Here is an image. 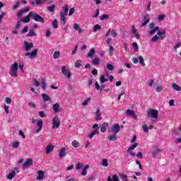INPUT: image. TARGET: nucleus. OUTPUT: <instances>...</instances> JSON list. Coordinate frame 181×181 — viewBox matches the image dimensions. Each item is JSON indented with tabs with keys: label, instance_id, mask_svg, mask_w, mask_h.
<instances>
[{
	"label": "nucleus",
	"instance_id": "obj_15",
	"mask_svg": "<svg viewBox=\"0 0 181 181\" xmlns=\"http://www.w3.org/2000/svg\"><path fill=\"white\" fill-rule=\"evenodd\" d=\"M95 121H101L103 119V117H101V112L100 111V108H98L95 112Z\"/></svg>",
	"mask_w": 181,
	"mask_h": 181
},
{
	"label": "nucleus",
	"instance_id": "obj_48",
	"mask_svg": "<svg viewBox=\"0 0 181 181\" xmlns=\"http://www.w3.org/2000/svg\"><path fill=\"white\" fill-rule=\"evenodd\" d=\"M139 60L140 64H141V66H145V63H144V57H142V56L139 57Z\"/></svg>",
	"mask_w": 181,
	"mask_h": 181
},
{
	"label": "nucleus",
	"instance_id": "obj_17",
	"mask_svg": "<svg viewBox=\"0 0 181 181\" xmlns=\"http://www.w3.org/2000/svg\"><path fill=\"white\" fill-rule=\"evenodd\" d=\"M107 139L108 141H110V142H115V141H117V139H118V136H117V134H115V133H113L111 135H109L107 136Z\"/></svg>",
	"mask_w": 181,
	"mask_h": 181
},
{
	"label": "nucleus",
	"instance_id": "obj_52",
	"mask_svg": "<svg viewBox=\"0 0 181 181\" xmlns=\"http://www.w3.org/2000/svg\"><path fill=\"white\" fill-rule=\"evenodd\" d=\"M11 146H13V148H14V149H18V148H19V142L18 141H16L15 143H13Z\"/></svg>",
	"mask_w": 181,
	"mask_h": 181
},
{
	"label": "nucleus",
	"instance_id": "obj_16",
	"mask_svg": "<svg viewBox=\"0 0 181 181\" xmlns=\"http://www.w3.org/2000/svg\"><path fill=\"white\" fill-rule=\"evenodd\" d=\"M29 11H30V7H25L23 10H21L18 13L17 16H18V18H21V16H22V15H23V13H25V12H29Z\"/></svg>",
	"mask_w": 181,
	"mask_h": 181
},
{
	"label": "nucleus",
	"instance_id": "obj_12",
	"mask_svg": "<svg viewBox=\"0 0 181 181\" xmlns=\"http://www.w3.org/2000/svg\"><path fill=\"white\" fill-rule=\"evenodd\" d=\"M37 127L38 129L35 130V134H39L42 131V128H43V121L40 119L37 121Z\"/></svg>",
	"mask_w": 181,
	"mask_h": 181
},
{
	"label": "nucleus",
	"instance_id": "obj_59",
	"mask_svg": "<svg viewBox=\"0 0 181 181\" xmlns=\"http://www.w3.org/2000/svg\"><path fill=\"white\" fill-rule=\"evenodd\" d=\"M74 12H76V9L74 8L69 9V16H71Z\"/></svg>",
	"mask_w": 181,
	"mask_h": 181
},
{
	"label": "nucleus",
	"instance_id": "obj_42",
	"mask_svg": "<svg viewBox=\"0 0 181 181\" xmlns=\"http://www.w3.org/2000/svg\"><path fill=\"white\" fill-rule=\"evenodd\" d=\"M83 166H84V164L80 163L76 164L75 165L76 170H80V169H81Z\"/></svg>",
	"mask_w": 181,
	"mask_h": 181
},
{
	"label": "nucleus",
	"instance_id": "obj_44",
	"mask_svg": "<svg viewBox=\"0 0 181 181\" xmlns=\"http://www.w3.org/2000/svg\"><path fill=\"white\" fill-rule=\"evenodd\" d=\"M101 165L104 166L105 168H107L108 166V160L107 159H103L102 161Z\"/></svg>",
	"mask_w": 181,
	"mask_h": 181
},
{
	"label": "nucleus",
	"instance_id": "obj_57",
	"mask_svg": "<svg viewBox=\"0 0 181 181\" xmlns=\"http://www.w3.org/2000/svg\"><path fill=\"white\" fill-rule=\"evenodd\" d=\"M111 36H112V37H117V36H118V34L117 33L115 30H111Z\"/></svg>",
	"mask_w": 181,
	"mask_h": 181
},
{
	"label": "nucleus",
	"instance_id": "obj_20",
	"mask_svg": "<svg viewBox=\"0 0 181 181\" xmlns=\"http://www.w3.org/2000/svg\"><path fill=\"white\" fill-rule=\"evenodd\" d=\"M126 114L127 115H129V117H134L135 119H138V117L135 115V112H134V110L129 109L126 111Z\"/></svg>",
	"mask_w": 181,
	"mask_h": 181
},
{
	"label": "nucleus",
	"instance_id": "obj_38",
	"mask_svg": "<svg viewBox=\"0 0 181 181\" xmlns=\"http://www.w3.org/2000/svg\"><path fill=\"white\" fill-rule=\"evenodd\" d=\"M100 80L102 83L108 81V78H105V75L100 76Z\"/></svg>",
	"mask_w": 181,
	"mask_h": 181
},
{
	"label": "nucleus",
	"instance_id": "obj_64",
	"mask_svg": "<svg viewBox=\"0 0 181 181\" xmlns=\"http://www.w3.org/2000/svg\"><path fill=\"white\" fill-rule=\"evenodd\" d=\"M113 181H119V178L117 174L113 175Z\"/></svg>",
	"mask_w": 181,
	"mask_h": 181
},
{
	"label": "nucleus",
	"instance_id": "obj_47",
	"mask_svg": "<svg viewBox=\"0 0 181 181\" xmlns=\"http://www.w3.org/2000/svg\"><path fill=\"white\" fill-rule=\"evenodd\" d=\"M81 66H83V64H81V60H77L75 62V67L78 68V67H81Z\"/></svg>",
	"mask_w": 181,
	"mask_h": 181
},
{
	"label": "nucleus",
	"instance_id": "obj_46",
	"mask_svg": "<svg viewBox=\"0 0 181 181\" xmlns=\"http://www.w3.org/2000/svg\"><path fill=\"white\" fill-rule=\"evenodd\" d=\"M180 46H181V42H178L174 46L175 53H177V49H179V47H180Z\"/></svg>",
	"mask_w": 181,
	"mask_h": 181
},
{
	"label": "nucleus",
	"instance_id": "obj_62",
	"mask_svg": "<svg viewBox=\"0 0 181 181\" xmlns=\"http://www.w3.org/2000/svg\"><path fill=\"white\" fill-rule=\"evenodd\" d=\"M41 88L42 90H46V82H45V81H42L41 83Z\"/></svg>",
	"mask_w": 181,
	"mask_h": 181
},
{
	"label": "nucleus",
	"instance_id": "obj_3",
	"mask_svg": "<svg viewBox=\"0 0 181 181\" xmlns=\"http://www.w3.org/2000/svg\"><path fill=\"white\" fill-rule=\"evenodd\" d=\"M9 74L11 77L18 76V63H14L11 65Z\"/></svg>",
	"mask_w": 181,
	"mask_h": 181
},
{
	"label": "nucleus",
	"instance_id": "obj_60",
	"mask_svg": "<svg viewBox=\"0 0 181 181\" xmlns=\"http://www.w3.org/2000/svg\"><path fill=\"white\" fill-rule=\"evenodd\" d=\"M5 103H6V104H12V99H11V98H6Z\"/></svg>",
	"mask_w": 181,
	"mask_h": 181
},
{
	"label": "nucleus",
	"instance_id": "obj_55",
	"mask_svg": "<svg viewBox=\"0 0 181 181\" xmlns=\"http://www.w3.org/2000/svg\"><path fill=\"white\" fill-rule=\"evenodd\" d=\"M110 18V16L107 14H103L100 16V21H104V19H108Z\"/></svg>",
	"mask_w": 181,
	"mask_h": 181
},
{
	"label": "nucleus",
	"instance_id": "obj_40",
	"mask_svg": "<svg viewBox=\"0 0 181 181\" xmlns=\"http://www.w3.org/2000/svg\"><path fill=\"white\" fill-rule=\"evenodd\" d=\"M142 129H143L144 132H145L146 134H148V132H149V129H148V126L145 123L142 126Z\"/></svg>",
	"mask_w": 181,
	"mask_h": 181
},
{
	"label": "nucleus",
	"instance_id": "obj_22",
	"mask_svg": "<svg viewBox=\"0 0 181 181\" xmlns=\"http://www.w3.org/2000/svg\"><path fill=\"white\" fill-rule=\"evenodd\" d=\"M66 155V148H62L60 150H59V158L61 159H63V158H64Z\"/></svg>",
	"mask_w": 181,
	"mask_h": 181
},
{
	"label": "nucleus",
	"instance_id": "obj_32",
	"mask_svg": "<svg viewBox=\"0 0 181 181\" xmlns=\"http://www.w3.org/2000/svg\"><path fill=\"white\" fill-rule=\"evenodd\" d=\"M92 63L93 66H97L101 63V59H100V58H95Z\"/></svg>",
	"mask_w": 181,
	"mask_h": 181
},
{
	"label": "nucleus",
	"instance_id": "obj_45",
	"mask_svg": "<svg viewBox=\"0 0 181 181\" xmlns=\"http://www.w3.org/2000/svg\"><path fill=\"white\" fill-rule=\"evenodd\" d=\"M53 57H54V59H59V57H60V52L55 51L54 52Z\"/></svg>",
	"mask_w": 181,
	"mask_h": 181
},
{
	"label": "nucleus",
	"instance_id": "obj_8",
	"mask_svg": "<svg viewBox=\"0 0 181 181\" xmlns=\"http://www.w3.org/2000/svg\"><path fill=\"white\" fill-rule=\"evenodd\" d=\"M136 146H138V143H134L130 147H129L127 149V152L129 153V155L132 158H135V153H134V151H134V149H135V148H136Z\"/></svg>",
	"mask_w": 181,
	"mask_h": 181
},
{
	"label": "nucleus",
	"instance_id": "obj_51",
	"mask_svg": "<svg viewBox=\"0 0 181 181\" xmlns=\"http://www.w3.org/2000/svg\"><path fill=\"white\" fill-rule=\"evenodd\" d=\"M158 40H159V37H158V35H154L151 38V42H153V43H155V42H158Z\"/></svg>",
	"mask_w": 181,
	"mask_h": 181
},
{
	"label": "nucleus",
	"instance_id": "obj_14",
	"mask_svg": "<svg viewBox=\"0 0 181 181\" xmlns=\"http://www.w3.org/2000/svg\"><path fill=\"white\" fill-rule=\"evenodd\" d=\"M54 149V146L52 144H49L45 148V153L46 155H49L50 152H53V150Z\"/></svg>",
	"mask_w": 181,
	"mask_h": 181
},
{
	"label": "nucleus",
	"instance_id": "obj_9",
	"mask_svg": "<svg viewBox=\"0 0 181 181\" xmlns=\"http://www.w3.org/2000/svg\"><path fill=\"white\" fill-rule=\"evenodd\" d=\"M60 127V121H59V116L56 115L52 119V128H59Z\"/></svg>",
	"mask_w": 181,
	"mask_h": 181
},
{
	"label": "nucleus",
	"instance_id": "obj_54",
	"mask_svg": "<svg viewBox=\"0 0 181 181\" xmlns=\"http://www.w3.org/2000/svg\"><path fill=\"white\" fill-rule=\"evenodd\" d=\"M33 81H34V86H35V87H39V86H40V82L38 81L37 78H34Z\"/></svg>",
	"mask_w": 181,
	"mask_h": 181
},
{
	"label": "nucleus",
	"instance_id": "obj_4",
	"mask_svg": "<svg viewBox=\"0 0 181 181\" xmlns=\"http://www.w3.org/2000/svg\"><path fill=\"white\" fill-rule=\"evenodd\" d=\"M32 19H33V21H35V22H40L41 23H45V19H43V17L34 12H32Z\"/></svg>",
	"mask_w": 181,
	"mask_h": 181
},
{
	"label": "nucleus",
	"instance_id": "obj_18",
	"mask_svg": "<svg viewBox=\"0 0 181 181\" xmlns=\"http://www.w3.org/2000/svg\"><path fill=\"white\" fill-rule=\"evenodd\" d=\"M38 177H37V180H43L45 179V171L39 170L37 172Z\"/></svg>",
	"mask_w": 181,
	"mask_h": 181
},
{
	"label": "nucleus",
	"instance_id": "obj_43",
	"mask_svg": "<svg viewBox=\"0 0 181 181\" xmlns=\"http://www.w3.org/2000/svg\"><path fill=\"white\" fill-rule=\"evenodd\" d=\"M47 0H35V5H43Z\"/></svg>",
	"mask_w": 181,
	"mask_h": 181
},
{
	"label": "nucleus",
	"instance_id": "obj_25",
	"mask_svg": "<svg viewBox=\"0 0 181 181\" xmlns=\"http://www.w3.org/2000/svg\"><path fill=\"white\" fill-rule=\"evenodd\" d=\"M33 163V161L32 159L28 158L27 160L23 164V168H26V166H29L30 165H32Z\"/></svg>",
	"mask_w": 181,
	"mask_h": 181
},
{
	"label": "nucleus",
	"instance_id": "obj_19",
	"mask_svg": "<svg viewBox=\"0 0 181 181\" xmlns=\"http://www.w3.org/2000/svg\"><path fill=\"white\" fill-rule=\"evenodd\" d=\"M157 35H158V36H160V39L161 40H163V39H165V37H166V30H162L161 32H160V31H158V32L157 33Z\"/></svg>",
	"mask_w": 181,
	"mask_h": 181
},
{
	"label": "nucleus",
	"instance_id": "obj_63",
	"mask_svg": "<svg viewBox=\"0 0 181 181\" xmlns=\"http://www.w3.org/2000/svg\"><path fill=\"white\" fill-rule=\"evenodd\" d=\"M166 18V15H159L158 16V21H163Z\"/></svg>",
	"mask_w": 181,
	"mask_h": 181
},
{
	"label": "nucleus",
	"instance_id": "obj_10",
	"mask_svg": "<svg viewBox=\"0 0 181 181\" xmlns=\"http://www.w3.org/2000/svg\"><path fill=\"white\" fill-rule=\"evenodd\" d=\"M142 21H145L143 23H141V28H144V26H146L149 23V22H151L149 16L148 15L143 16Z\"/></svg>",
	"mask_w": 181,
	"mask_h": 181
},
{
	"label": "nucleus",
	"instance_id": "obj_26",
	"mask_svg": "<svg viewBox=\"0 0 181 181\" xmlns=\"http://www.w3.org/2000/svg\"><path fill=\"white\" fill-rule=\"evenodd\" d=\"M160 152H161L160 149L154 150L152 153L153 158H156L159 156V155H160Z\"/></svg>",
	"mask_w": 181,
	"mask_h": 181
},
{
	"label": "nucleus",
	"instance_id": "obj_2",
	"mask_svg": "<svg viewBox=\"0 0 181 181\" xmlns=\"http://www.w3.org/2000/svg\"><path fill=\"white\" fill-rule=\"evenodd\" d=\"M67 13H69V5L64 4L62 11L59 14L62 25H66V16H67Z\"/></svg>",
	"mask_w": 181,
	"mask_h": 181
},
{
	"label": "nucleus",
	"instance_id": "obj_35",
	"mask_svg": "<svg viewBox=\"0 0 181 181\" xmlns=\"http://www.w3.org/2000/svg\"><path fill=\"white\" fill-rule=\"evenodd\" d=\"M106 69H107V70H109L110 71H112V70H114V65L107 63L106 64Z\"/></svg>",
	"mask_w": 181,
	"mask_h": 181
},
{
	"label": "nucleus",
	"instance_id": "obj_39",
	"mask_svg": "<svg viewBox=\"0 0 181 181\" xmlns=\"http://www.w3.org/2000/svg\"><path fill=\"white\" fill-rule=\"evenodd\" d=\"M47 9L49 11V12H54V9H56V5L52 4V6H48Z\"/></svg>",
	"mask_w": 181,
	"mask_h": 181
},
{
	"label": "nucleus",
	"instance_id": "obj_31",
	"mask_svg": "<svg viewBox=\"0 0 181 181\" xmlns=\"http://www.w3.org/2000/svg\"><path fill=\"white\" fill-rule=\"evenodd\" d=\"M52 25L53 29H57V28H59V24H58V22H57V19H54L52 21Z\"/></svg>",
	"mask_w": 181,
	"mask_h": 181
},
{
	"label": "nucleus",
	"instance_id": "obj_41",
	"mask_svg": "<svg viewBox=\"0 0 181 181\" xmlns=\"http://www.w3.org/2000/svg\"><path fill=\"white\" fill-rule=\"evenodd\" d=\"M90 101H91V98H88L82 103V105L83 107H86V105H87L88 103H90Z\"/></svg>",
	"mask_w": 181,
	"mask_h": 181
},
{
	"label": "nucleus",
	"instance_id": "obj_27",
	"mask_svg": "<svg viewBox=\"0 0 181 181\" xmlns=\"http://www.w3.org/2000/svg\"><path fill=\"white\" fill-rule=\"evenodd\" d=\"M52 108H53V110L54 111V112H60V110H59L60 109V105H59L58 103L54 104Z\"/></svg>",
	"mask_w": 181,
	"mask_h": 181
},
{
	"label": "nucleus",
	"instance_id": "obj_21",
	"mask_svg": "<svg viewBox=\"0 0 181 181\" xmlns=\"http://www.w3.org/2000/svg\"><path fill=\"white\" fill-rule=\"evenodd\" d=\"M95 54V49L91 48L88 54L86 55V57L89 59H93Z\"/></svg>",
	"mask_w": 181,
	"mask_h": 181
},
{
	"label": "nucleus",
	"instance_id": "obj_6",
	"mask_svg": "<svg viewBox=\"0 0 181 181\" xmlns=\"http://www.w3.org/2000/svg\"><path fill=\"white\" fill-rule=\"evenodd\" d=\"M121 129V127H119V124H114L110 129L109 132H113V134H118Z\"/></svg>",
	"mask_w": 181,
	"mask_h": 181
},
{
	"label": "nucleus",
	"instance_id": "obj_53",
	"mask_svg": "<svg viewBox=\"0 0 181 181\" xmlns=\"http://www.w3.org/2000/svg\"><path fill=\"white\" fill-rule=\"evenodd\" d=\"M120 177L123 181H128V177L126 175L122 174L120 175Z\"/></svg>",
	"mask_w": 181,
	"mask_h": 181
},
{
	"label": "nucleus",
	"instance_id": "obj_28",
	"mask_svg": "<svg viewBox=\"0 0 181 181\" xmlns=\"http://www.w3.org/2000/svg\"><path fill=\"white\" fill-rule=\"evenodd\" d=\"M89 168H90V165H87L83 168L82 173H81L82 176H86V175H87V170H88Z\"/></svg>",
	"mask_w": 181,
	"mask_h": 181
},
{
	"label": "nucleus",
	"instance_id": "obj_1",
	"mask_svg": "<svg viewBox=\"0 0 181 181\" xmlns=\"http://www.w3.org/2000/svg\"><path fill=\"white\" fill-rule=\"evenodd\" d=\"M23 49L27 52L25 56L30 57V59H33L37 56V49H34L32 52H29L30 49H33V42H29L28 41L24 42L23 45Z\"/></svg>",
	"mask_w": 181,
	"mask_h": 181
},
{
	"label": "nucleus",
	"instance_id": "obj_11",
	"mask_svg": "<svg viewBox=\"0 0 181 181\" xmlns=\"http://www.w3.org/2000/svg\"><path fill=\"white\" fill-rule=\"evenodd\" d=\"M62 74L65 76L67 78H70L71 77V73H70V71L67 70L66 69V66H63L62 67Z\"/></svg>",
	"mask_w": 181,
	"mask_h": 181
},
{
	"label": "nucleus",
	"instance_id": "obj_24",
	"mask_svg": "<svg viewBox=\"0 0 181 181\" xmlns=\"http://www.w3.org/2000/svg\"><path fill=\"white\" fill-rule=\"evenodd\" d=\"M108 127V122H105L103 124H102V127L100 128L101 132L104 133L105 131H107V128Z\"/></svg>",
	"mask_w": 181,
	"mask_h": 181
},
{
	"label": "nucleus",
	"instance_id": "obj_33",
	"mask_svg": "<svg viewBox=\"0 0 181 181\" xmlns=\"http://www.w3.org/2000/svg\"><path fill=\"white\" fill-rule=\"evenodd\" d=\"M15 175H16V172L13 171L7 175V179H9V180H12L13 177H15Z\"/></svg>",
	"mask_w": 181,
	"mask_h": 181
},
{
	"label": "nucleus",
	"instance_id": "obj_34",
	"mask_svg": "<svg viewBox=\"0 0 181 181\" xmlns=\"http://www.w3.org/2000/svg\"><path fill=\"white\" fill-rule=\"evenodd\" d=\"M74 29L75 30H78V33H81V32H83V30L80 29V25H78L77 23L74 25Z\"/></svg>",
	"mask_w": 181,
	"mask_h": 181
},
{
	"label": "nucleus",
	"instance_id": "obj_61",
	"mask_svg": "<svg viewBox=\"0 0 181 181\" xmlns=\"http://www.w3.org/2000/svg\"><path fill=\"white\" fill-rule=\"evenodd\" d=\"M52 35V33L50 32V30H46L45 31V35L47 37H50Z\"/></svg>",
	"mask_w": 181,
	"mask_h": 181
},
{
	"label": "nucleus",
	"instance_id": "obj_49",
	"mask_svg": "<svg viewBox=\"0 0 181 181\" xmlns=\"http://www.w3.org/2000/svg\"><path fill=\"white\" fill-rule=\"evenodd\" d=\"M36 35H37V34H36L35 32H33V30H31L28 33V36L29 37H32L36 36Z\"/></svg>",
	"mask_w": 181,
	"mask_h": 181
},
{
	"label": "nucleus",
	"instance_id": "obj_7",
	"mask_svg": "<svg viewBox=\"0 0 181 181\" xmlns=\"http://www.w3.org/2000/svg\"><path fill=\"white\" fill-rule=\"evenodd\" d=\"M148 26L152 29L149 31V35H155L159 30V27H155V23H151Z\"/></svg>",
	"mask_w": 181,
	"mask_h": 181
},
{
	"label": "nucleus",
	"instance_id": "obj_58",
	"mask_svg": "<svg viewBox=\"0 0 181 181\" xmlns=\"http://www.w3.org/2000/svg\"><path fill=\"white\" fill-rule=\"evenodd\" d=\"M38 115L41 117V118H45L46 114L45 113L44 111H40L38 112Z\"/></svg>",
	"mask_w": 181,
	"mask_h": 181
},
{
	"label": "nucleus",
	"instance_id": "obj_13",
	"mask_svg": "<svg viewBox=\"0 0 181 181\" xmlns=\"http://www.w3.org/2000/svg\"><path fill=\"white\" fill-rule=\"evenodd\" d=\"M32 12H30L24 18L21 20V22L23 23H29L30 22V18H32Z\"/></svg>",
	"mask_w": 181,
	"mask_h": 181
},
{
	"label": "nucleus",
	"instance_id": "obj_23",
	"mask_svg": "<svg viewBox=\"0 0 181 181\" xmlns=\"http://www.w3.org/2000/svg\"><path fill=\"white\" fill-rule=\"evenodd\" d=\"M100 134V132L98 131V129H95L93 132H92L89 135H88V138H90V139H93L95 135H97Z\"/></svg>",
	"mask_w": 181,
	"mask_h": 181
},
{
	"label": "nucleus",
	"instance_id": "obj_36",
	"mask_svg": "<svg viewBox=\"0 0 181 181\" xmlns=\"http://www.w3.org/2000/svg\"><path fill=\"white\" fill-rule=\"evenodd\" d=\"M98 30H101V25L96 24L93 26V32L95 33Z\"/></svg>",
	"mask_w": 181,
	"mask_h": 181
},
{
	"label": "nucleus",
	"instance_id": "obj_5",
	"mask_svg": "<svg viewBox=\"0 0 181 181\" xmlns=\"http://www.w3.org/2000/svg\"><path fill=\"white\" fill-rule=\"evenodd\" d=\"M148 115H151V118L154 119H158L159 112L158 110L152 109L147 112Z\"/></svg>",
	"mask_w": 181,
	"mask_h": 181
},
{
	"label": "nucleus",
	"instance_id": "obj_50",
	"mask_svg": "<svg viewBox=\"0 0 181 181\" xmlns=\"http://www.w3.org/2000/svg\"><path fill=\"white\" fill-rule=\"evenodd\" d=\"M163 90V88L162 87V86L158 85L156 88V91H157V93H160V91H162Z\"/></svg>",
	"mask_w": 181,
	"mask_h": 181
},
{
	"label": "nucleus",
	"instance_id": "obj_56",
	"mask_svg": "<svg viewBox=\"0 0 181 181\" xmlns=\"http://www.w3.org/2000/svg\"><path fill=\"white\" fill-rule=\"evenodd\" d=\"M21 22H22V21H17L16 25L14 27L15 30H18V29H19V28H21Z\"/></svg>",
	"mask_w": 181,
	"mask_h": 181
},
{
	"label": "nucleus",
	"instance_id": "obj_37",
	"mask_svg": "<svg viewBox=\"0 0 181 181\" xmlns=\"http://www.w3.org/2000/svg\"><path fill=\"white\" fill-rule=\"evenodd\" d=\"M71 144L74 148H78V146H80V143H78V141L76 140H74Z\"/></svg>",
	"mask_w": 181,
	"mask_h": 181
},
{
	"label": "nucleus",
	"instance_id": "obj_30",
	"mask_svg": "<svg viewBox=\"0 0 181 181\" xmlns=\"http://www.w3.org/2000/svg\"><path fill=\"white\" fill-rule=\"evenodd\" d=\"M172 88H173V90H175V91H181V87L175 83H173Z\"/></svg>",
	"mask_w": 181,
	"mask_h": 181
},
{
	"label": "nucleus",
	"instance_id": "obj_29",
	"mask_svg": "<svg viewBox=\"0 0 181 181\" xmlns=\"http://www.w3.org/2000/svg\"><path fill=\"white\" fill-rule=\"evenodd\" d=\"M42 100L45 103H46V101H50V98L49 97V95H47V94L42 93Z\"/></svg>",
	"mask_w": 181,
	"mask_h": 181
}]
</instances>
